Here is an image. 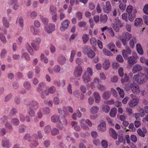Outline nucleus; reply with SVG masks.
I'll return each mask as SVG.
<instances>
[{"label":"nucleus","mask_w":148,"mask_h":148,"mask_svg":"<svg viewBox=\"0 0 148 148\" xmlns=\"http://www.w3.org/2000/svg\"><path fill=\"white\" fill-rule=\"evenodd\" d=\"M37 90L38 92L42 90L40 96L42 98L45 99L46 96L48 95L49 94L54 93L56 91V88L53 86L48 87L46 86L43 83H41L38 84Z\"/></svg>","instance_id":"obj_1"},{"label":"nucleus","mask_w":148,"mask_h":148,"mask_svg":"<svg viewBox=\"0 0 148 148\" xmlns=\"http://www.w3.org/2000/svg\"><path fill=\"white\" fill-rule=\"evenodd\" d=\"M147 74L140 73L134 75L133 77L132 81L134 82L142 84L148 79V69L146 71Z\"/></svg>","instance_id":"obj_2"},{"label":"nucleus","mask_w":148,"mask_h":148,"mask_svg":"<svg viewBox=\"0 0 148 148\" xmlns=\"http://www.w3.org/2000/svg\"><path fill=\"white\" fill-rule=\"evenodd\" d=\"M132 35L130 34L127 32H125L123 33L120 37V39L123 45L127 46L128 41L132 38Z\"/></svg>","instance_id":"obj_3"},{"label":"nucleus","mask_w":148,"mask_h":148,"mask_svg":"<svg viewBox=\"0 0 148 148\" xmlns=\"http://www.w3.org/2000/svg\"><path fill=\"white\" fill-rule=\"evenodd\" d=\"M67 123L68 122L66 119L61 116L57 124V127L60 130L65 131V127L67 125Z\"/></svg>","instance_id":"obj_4"},{"label":"nucleus","mask_w":148,"mask_h":148,"mask_svg":"<svg viewBox=\"0 0 148 148\" xmlns=\"http://www.w3.org/2000/svg\"><path fill=\"white\" fill-rule=\"evenodd\" d=\"M80 126L82 129L84 130H88L89 128L88 126L86 125L85 124L88 125L89 126H91L92 125V123L89 119L85 120L82 119L80 121Z\"/></svg>","instance_id":"obj_5"},{"label":"nucleus","mask_w":148,"mask_h":148,"mask_svg":"<svg viewBox=\"0 0 148 148\" xmlns=\"http://www.w3.org/2000/svg\"><path fill=\"white\" fill-rule=\"evenodd\" d=\"M82 51L84 53H86L88 57L90 58H93L95 56V53L89 46H85Z\"/></svg>","instance_id":"obj_6"},{"label":"nucleus","mask_w":148,"mask_h":148,"mask_svg":"<svg viewBox=\"0 0 148 148\" xmlns=\"http://www.w3.org/2000/svg\"><path fill=\"white\" fill-rule=\"evenodd\" d=\"M70 23V21L68 19L64 20L61 23V26L60 27V30L64 31L66 29L69 27Z\"/></svg>","instance_id":"obj_7"},{"label":"nucleus","mask_w":148,"mask_h":148,"mask_svg":"<svg viewBox=\"0 0 148 148\" xmlns=\"http://www.w3.org/2000/svg\"><path fill=\"white\" fill-rule=\"evenodd\" d=\"M121 27V24L120 21L118 18H116L113 24V28L116 32H118L119 28Z\"/></svg>","instance_id":"obj_8"},{"label":"nucleus","mask_w":148,"mask_h":148,"mask_svg":"<svg viewBox=\"0 0 148 148\" xmlns=\"http://www.w3.org/2000/svg\"><path fill=\"white\" fill-rule=\"evenodd\" d=\"M45 30L48 33H51L54 31L55 29V26L53 24H49V25L45 26Z\"/></svg>","instance_id":"obj_9"},{"label":"nucleus","mask_w":148,"mask_h":148,"mask_svg":"<svg viewBox=\"0 0 148 148\" xmlns=\"http://www.w3.org/2000/svg\"><path fill=\"white\" fill-rule=\"evenodd\" d=\"M83 71V69L82 67L79 66H78L75 68L74 75L77 77H80Z\"/></svg>","instance_id":"obj_10"},{"label":"nucleus","mask_w":148,"mask_h":148,"mask_svg":"<svg viewBox=\"0 0 148 148\" xmlns=\"http://www.w3.org/2000/svg\"><path fill=\"white\" fill-rule=\"evenodd\" d=\"M111 6L110 2L107 1L106 2V5L103 7V10L106 13H109L111 10Z\"/></svg>","instance_id":"obj_11"},{"label":"nucleus","mask_w":148,"mask_h":148,"mask_svg":"<svg viewBox=\"0 0 148 148\" xmlns=\"http://www.w3.org/2000/svg\"><path fill=\"white\" fill-rule=\"evenodd\" d=\"M143 70L142 67L139 64H136L134 65L132 69V71L133 73H136L141 71Z\"/></svg>","instance_id":"obj_12"},{"label":"nucleus","mask_w":148,"mask_h":148,"mask_svg":"<svg viewBox=\"0 0 148 148\" xmlns=\"http://www.w3.org/2000/svg\"><path fill=\"white\" fill-rule=\"evenodd\" d=\"M133 56H130L128 57L127 63L129 64L133 65L136 63V60L133 58L136 56L137 54L135 53H133Z\"/></svg>","instance_id":"obj_13"},{"label":"nucleus","mask_w":148,"mask_h":148,"mask_svg":"<svg viewBox=\"0 0 148 148\" xmlns=\"http://www.w3.org/2000/svg\"><path fill=\"white\" fill-rule=\"evenodd\" d=\"M3 147L9 148L11 146V144L9 140L5 137L3 138L1 143Z\"/></svg>","instance_id":"obj_14"},{"label":"nucleus","mask_w":148,"mask_h":148,"mask_svg":"<svg viewBox=\"0 0 148 148\" xmlns=\"http://www.w3.org/2000/svg\"><path fill=\"white\" fill-rule=\"evenodd\" d=\"M130 87L133 92L138 94L140 92V90L139 86L137 85H133L132 84L130 85Z\"/></svg>","instance_id":"obj_15"},{"label":"nucleus","mask_w":148,"mask_h":148,"mask_svg":"<svg viewBox=\"0 0 148 148\" xmlns=\"http://www.w3.org/2000/svg\"><path fill=\"white\" fill-rule=\"evenodd\" d=\"M22 58H25V60L27 61H29L30 60V58L29 55L26 52L24 49H23L21 51Z\"/></svg>","instance_id":"obj_16"},{"label":"nucleus","mask_w":148,"mask_h":148,"mask_svg":"<svg viewBox=\"0 0 148 148\" xmlns=\"http://www.w3.org/2000/svg\"><path fill=\"white\" fill-rule=\"evenodd\" d=\"M138 99L135 98L130 100L128 104L130 107L133 108L138 104Z\"/></svg>","instance_id":"obj_17"},{"label":"nucleus","mask_w":148,"mask_h":148,"mask_svg":"<svg viewBox=\"0 0 148 148\" xmlns=\"http://www.w3.org/2000/svg\"><path fill=\"white\" fill-rule=\"evenodd\" d=\"M137 11L136 9H134L132 13L128 14V20L131 22H133L136 17V14Z\"/></svg>","instance_id":"obj_18"},{"label":"nucleus","mask_w":148,"mask_h":148,"mask_svg":"<svg viewBox=\"0 0 148 148\" xmlns=\"http://www.w3.org/2000/svg\"><path fill=\"white\" fill-rule=\"evenodd\" d=\"M123 56L125 59H126L128 57V55H130L131 51L129 47H127V50H123L122 51Z\"/></svg>","instance_id":"obj_19"},{"label":"nucleus","mask_w":148,"mask_h":148,"mask_svg":"<svg viewBox=\"0 0 148 148\" xmlns=\"http://www.w3.org/2000/svg\"><path fill=\"white\" fill-rule=\"evenodd\" d=\"M98 130L101 132H104L106 129V125L105 123L103 122L101 123L98 126Z\"/></svg>","instance_id":"obj_20"},{"label":"nucleus","mask_w":148,"mask_h":148,"mask_svg":"<svg viewBox=\"0 0 148 148\" xmlns=\"http://www.w3.org/2000/svg\"><path fill=\"white\" fill-rule=\"evenodd\" d=\"M110 62L108 60H105L102 64L103 68L105 70H108L110 66Z\"/></svg>","instance_id":"obj_21"},{"label":"nucleus","mask_w":148,"mask_h":148,"mask_svg":"<svg viewBox=\"0 0 148 148\" xmlns=\"http://www.w3.org/2000/svg\"><path fill=\"white\" fill-rule=\"evenodd\" d=\"M99 108L98 107L95 106H92L90 109V112L92 114H95L99 111Z\"/></svg>","instance_id":"obj_22"},{"label":"nucleus","mask_w":148,"mask_h":148,"mask_svg":"<svg viewBox=\"0 0 148 148\" xmlns=\"http://www.w3.org/2000/svg\"><path fill=\"white\" fill-rule=\"evenodd\" d=\"M71 125L76 131H79L80 130V127L77 122L74 121H72L71 123Z\"/></svg>","instance_id":"obj_23"},{"label":"nucleus","mask_w":148,"mask_h":148,"mask_svg":"<svg viewBox=\"0 0 148 148\" xmlns=\"http://www.w3.org/2000/svg\"><path fill=\"white\" fill-rule=\"evenodd\" d=\"M82 79L85 83H88L91 80V78L89 75L84 73L82 76Z\"/></svg>","instance_id":"obj_24"},{"label":"nucleus","mask_w":148,"mask_h":148,"mask_svg":"<svg viewBox=\"0 0 148 148\" xmlns=\"http://www.w3.org/2000/svg\"><path fill=\"white\" fill-rule=\"evenodd\" d=\"M143 23V20L140 18H137L134 21V25L136 27H138L141 25Z\"/></svg>","instance_id":"obj_25"},{"label":"nucleus","mask_w":148,"mask_h":148,"mask_svg":"<svg viewBox=\"0 0 148 148\" xmlns=\"http://www.w3.org/2000/svg\"><path fill=\"white\" fill-rule=\"evenodd\" d=\"M109 132L110 136L114 139H116L117 138V135L116 132L112 128L109 129Z\"/></svg>","instance_id":"obj_26"},{"label":"nucleus","mask_w":148,"mask_h":148,"mask_svg":"<svg viewBox=\"0 0 148 148\" xmlns=\"http://www.w3.org/2000/svg\"><path fill=\"white\" fill-rule=\"evenodd\" d=\"M61 116L58 115H54L52 116L51 121L52 122L58 123Z\"/></svg>","instance_id":"obj_27"},{"label":"nucleus","mask_w":148,"mask_h":148,"mask_svg":"<svg viewBox=\"0 0 148 148\" xmlns=\"http://www.w3.org/2000/svg\"><path fill=\"white\" fill-rule=\"evenodd\" d=\"M2 22L3 26L6 28H8L10 26V23L6 18L3 17L2 19Z\"/></svg>","instance_id":"obj_28"},{"label":"nucleus","mask_w":148,"mask_h":148,"mask_svg":"<svg viewBox=\"0 0 148 148\" xmlns=\"http://www.w3.org/2000/svg\"><path fill=\"white\" fill-rule=\"evenodd\" d=\"M58 61L60 64H63L65 63L66 59L64 56L61 55L58 57Z\"/></svg>","instance_id":"obj_29"},{"label":"nucleus","mask_w":148,"mask_h":148,"mask_svg":"<svg viewBox=\"0 0 148 148\" xmlns=\"http://www.w3.org/2000/svg\"><path fill=\"white\" fill-rule=\"evenodd\" d=\"M30 30L31 32L34 35H39L40 34L39 30L38 29H36L34 26H31Z\"/></svg>","instance_id":"obj_30"},{"label":"nucleus","mask_w":148,"mask_h":148,"mask_svg":"<svg viewBox=\"0 0 148 148\" xmlns=\"http://www.w3.org/2000/svg\"><path fill=\"white\" fill-rule=\"evenodd\" d=\"M94 96L96 103H99L101 99L99 94L97 92H95L93 94Z\"/></svg>","instance_id":"obj_31"},{"label":"nucleus","mask_w":148,"mask_h":148,"mask_svg":"<svg viewBox=\"0 0 148 148\" xmlns=\"http://www.w3.org/2000/svg\"><path fill=\"white\" fill-rule=\"evenodd\" d=\"M55 84L58 86L63 87L65 85V82L64 80H56L55 82Z\"/></svg>","instance_id":"obj_32"},{"label":"nucleus","mask_w":148,"mask_h":148,"mask_svg":"<svg viewBox=\"0 0 148 148\" xmlns=\"http://www.w3.org/2000/svg\"><path fill=\"white\" fill-rule=\"evenodd\" d=\"M136 49L137 52L141 55L143 54V52L140 45L139 43H137L136 45Z\"/></svg>","instance_id":"obj_33"},{"label":"nucleus","mask_w":148,"mask_h":148,"mask_svg":"<svg viewBox=\"0 0 148 148\" xmlns=\"http://www.w3.org/2000/svg\"><path fill=\"white\" fill-rule=\"evenodd\" d=\"M25 47L29 53L32 55H34V51L30 45L28 43H27Z\"/></svg>","instance_id":"obj_34"},{"label":"nucleus","mask_w":148,"mask_h":148,"mask_svg":"<svg viewBox=\"0 0 148 148\" xmlns=\"http://www.w3.org/2000/svg\"><path fill=\"white\" fill-rule=\"evenodd\" d=\"M136 42V38L135 37H133L129 41V44L131 48H133L135 46V44Z\"/></svg>","instance_id":"obj_35"},{"label":"nucleus","mask_w":148,"mask_h":148,"mask_svg":"<svg viewBox=\"0 0 148 148\" xmlns=\"http://www.w3.org/2000/svg\"><path fill=\"white\" fill-rule=\"evenodd\" d=\"M116 112L117 110L115 108H112L110 112V116L111 117H114L116 115Z\"/></svg>","instance_id":"obj_36"},{"label":"nucleus","mask_w":148,"mask_h":148,"mask_svg":"<svg viewBox=\"0 0 148 148\" xmlns=\"http://www.w3.org/2000/svg\"><path fill=\"white\" fill-rule=\"evenodd\" d=\"M101 108L102 111L106 113L108 112L110 109L109 106L105 105H102Z\"/></svg>","instance_id":"obj_37"},{"label":"nucleus","mask_w":148,"mask_h":148,"mask_svg":"<svg viewBox=\"0 0 148 148\" xmlns=\"http://www.w3.org/2000/svg\"><path fill=\"white\" fill-rule=\"evenodd\" d=\"M82 38L84 43H86L89 39V35L86 34H83L82 37Z\"/></svg>","instance_id":"obj_38"},{"label":"nucleus","mask_w":148,"mask_h":148,"mask_svg":"<svg viewBox=\"0 0 148 148\" xmlns=\"http://www.w3.org/2000/svg\"><path fill=\"white\" fill-rule=\"evenodd\" d=\"M108 20V17L106 15H101L100 16V21L102 23H105Z\"/></svg>","instance_id":"obj_39"},{"label":"nucleus","mask_w":148,"mask_h":148,"mask_svg":"<svg viewBox=\"0 0 148 148\" xmlns=\"http://www.w3.org/2000/svg\"><path fill=\"white\" fill-rule=\"evenodd\" d=\"M16 23H18L19 25L21 27L23 26V19L22 17H20L17 18Z\"/></svg>","instance_id":"obj_40"},{"label":"nucleus","mask_w":148,"mask_h":148,"mask_svg":"<svg viewBox=\"0 0 148 148\" xmlns=\"http://www.w3.org/2000/svg\"><path fill=\"white\" fill-rule=\"evenodd\" d=\"M116 90L118 91L120 97L121 98H123L124 96L125 93L123 90L119 87L116 88Z\"/></svg>","instance_id":"obj_41"},{"label":"nucleus","mask_w":148,"mask_h":148,"mask_svg":"<svg viewBox=\"0 0 148 148\" xmlns=\"http://www.w3.org/2000/svg\"><path fill=\"white\" fill-rule=\"evenodd\" d=\"M84 74L89 75L90 76H92L93 74V71L92 69L90 67H88L84 73Z\"/></svg>","instance_id":"obj_42"},{"label":"nucleus","mask_w":148,"mask_h":148,"mask_svg":"<svg viewBox=\"0 0 148 148\" xmlns=\"http://www.w3.org/2000/svg\"><path fill=\"white\" fill-rule=\"evenodd\" d=\"M129 79V77L127 74H125L124 75V78H122L121 79V82L122 84H124L125 82L128 81Z\"/></svg>","instance_id":"obj_43"},{"label":"nucleus","mask_w":148,"mask_h":148,"mask_svg":"<svg viewBox=\"0 0 148 148\" xmlns=\"http://www.w3.org/2000/svg\"><path fill=\"white\" fill-rule=\"evenodd\" d=\"M110 96V94L109 92L106 91L104 92L103 95V99H108Z\"/></svg>","instance_id":"obj_44"},{"label":"nucleus","mask_w":148,"mask_h":148,"mask_svg":"<svg viewBox=\"0 0 148 148\" xmlns=\"http://www.w3.org/2000/svg\"><path fill=\"white\" fill-rule=\"evenodd\" d=\"M32 108L34 109H36L38 107V103L35 101H33L31 103Z\"/></svg>","instance_id":"obj_45"},{"label":"nucleus","mask_w":148,"mask_h":148,"mask_svg":"<svg viewBox=\"0 0 148 148\" xmlns=\"http://www.w3.org/2000/svg\"><path fill=\"white\" fill-rule=\"evenodd\" d=\"M0 40L4 44L6 43L7 42L5 36L2 33H0Z\"/></svg>","instance_id":"obj_46"},{"label":"nucleus","mask_w":148,"mask_h":148,"mask_svg":"<svg viewBox=\"0 0 148 148\" xmlns=\"http://www.w3.org/2000/svg\"><path fill=\"white\" fill-rule=\"evenodd\" d=\"M51 133L53 135H56L59 133V130L56 128H54L51 130Z\"/></svg>","instance_id":"obj_47"},{"label":"nucleus","mask_w":148,"mask_h":148,"mask_svg":"<svg viewBox=\"0 0 148 148\" xmlns=\"http://www.w3.org/2000/svg\"><path fill=\"white\" fill-rule=\"evenodd\" d=\"M40 18L42 22L44 24H47L48 22V19L47 18L43 17L41 15H40Z\"/></svg>","instance_id":"obj_48"},{"label":"nucleus","mask_w":148,"mask_h":148,"mask_svg":"<svg viewBox=\"0 0 148 148\" xmlns=\"http://www.w3.org/2000/svg\"><path fill=\"white\" fill-rule=\"evenodd\" d=\"M24 138L25 140H27L29 141H31L32 140V138L31 137L29 134H26L24 137Z\"/></svg>","instance_id":"obj_49"},{"label":"nucleus","mask_w":148,"mask_h":148,"mask_svg":"<svg viewBox=\"0 0 148 148\" xmlns=\"http://www.w3.org/2000/svg\"><path fill=\"white\" fill-rule=\"evenodd\" d=\"M103 51L104 54L108 56H112L113 55L111 53L106 49H103Z\"/></svg>","instance_id":"obj_50"},{"label":"nucleus","mask_w":148,"mask_h":148,"mask_svg":"<svg viewBox=\"0 0 148 148\" xmlns=\"http://www.w3.org/2000/svg\"><path fill=\"white\" fill-rule=\"evenodd\" d=\"M41 42V39L40 38L38 37L36 38L33 40V42L32 43H34L35 44L37 45H39Z\"/></svg>","instance_id":"obj_51"},{"label":"nucleus","mask_w":148,"mask_h":148,"mask_svg":"<svg viewBox=\"0 0 148 148\" xmlns=\"http://www.w3.org/2000/svg\"><path fill=\"white\" fill-rule=\"evenodd\" d=\"M75 53L76 51L74 50H73L71 51L70 59V61L71 62L73 61Z\"/></svg>","instance_id":"obj_52"},{"label":"nucleus","mask_w":148,"mask_h":148,"mask_svg":"<svg viewBox=\"0 0 148 148\" xmlns=\"http://www.w3.org/2000/svg\"><path fill=\"white\" fill-rule=\"evenodd\" d=\"M133 7L131 5L128 6L126 9V12L128 14L131 13L132 11H133Z\"/></svg>","instance_id":"obj_53"},{"label":"nucleus","mask_w":148,"mask_h":148,"mask_svg":"<svg viewBox=\"0 0 148 148\" xmlns=\"http://www.w3.org/2000/svg\"><path fill=\"white\" fill-rule=\"evenodd\" d=\"M76 17L79 20H80L82 18V13L80 12H78L76 13Z\"/></svg>","instance_id":"obj_54"},{"label":"nucleus","mask_w":148,"mask_h":148,"mask_svg":"<svg viewBox=\"0 0 148 148\" xmlns=\"http://www.w3.org/2000/svg\"><path fill=\"white\" fill-rule=\"evenodd\" d=\"M24 86L27 89L29 90L31 87V84L29 82H26L24 84Z\"/></svg>","instance_id":"obj_55"},{"label":"nucleus","mask_w":148,"mask_h":148,"mask_svg":"<svg viewBox=\"0 0 148 148\" xmlns=\"http://www.w3.org/2000/svg\"><path fill=\"white\" fill-rule=\"evenodd\" d=\"M125 112L129 115H130L133 113L132 110L129 108H126Z\"/></svg>","instance_id":"obj_56"},{"label":"nucleus","mask_w":148,"mask_h":148,"mask_svg":"<svg viewBox=\"0 0 148 148\" xmlns=\"http://www.w3.org/2000/svg\"><path fill=\"white\" fill-rule=\"evenodd\" d=\"M6 127L9 131H12L13 130V127L8 122H6L5 124Z\"/></svg>","instance_id":"obj_57"},{"label":"nucleus","mask_w":148,"mask_h":148,"mask_svg":"<svg viewBox=\"0 0 148 148\" xmlns=\"http://www.w3.org/2000/svg\"><path fill=\"white\" fill-rule=\"evenodd\" d=\"M50 12L51 14L55 13L56 11V9L55 7L51 6L50 8Z\"/></svg>","instance_id":"obj_58"},{"label":"nucleus","mask_w":148,"mask_h":148,"mask_svg":"<svg viewBox=\"0 0 148 148\" xmlns=\"http://www.w3.org/2000/svg\"><path fill=\"white\" fill-rule=\"evenodd\" d=\"M115 47V45L112 42L111 43L108 45V48L112 51H114V48Z\"/></svg>","instance_id":"obj_59"},{"label":"nucleus","mask_w":148,"mask_h":148,"mask_svg":"<svg viewBox=\"0 0 148 148\" xmlns=\"http://www.w3.org/2000/svg\"><path fill=\"white\" fill-rule=\"evenodd\" d=\"M37 16V13L35 11L32 12L30 14V16L32 19H34Z\"/></svg>","instance_id":"obj_60"},{"label":"nucleus","mask_w":148,"mask_h":148,"mask_svg":"<svg viewBox=\"0 0 148 148\" xmlns=\"http://www.w3.org/2000/svg\"><path fill=\"white\" fill-rule=\"evenodd\" d=\"M44 103L46 105L48 106L51 107H52L53 106V102L51 100H49L48 101L45 100L44 101Z\"/></svg>","instance_id":"obj_61"},{"label":"nucleus","mask_w":148,"mask_h":148,"mask_svg":"<svg viewBox=\"0 0 148 148\" xmlns=\"http://www.w3.org/2000/svg\"><path fill=\"white\" fill-rule=\"evenodd\" d=\"M118 73L120 77H122L123 76V69L122 67H121L119 68Z\"/></svg>","instance_id":"obj_62"},{"label":"nucleus","mask_w":148,"mask_h":148,"mask_svg":"<svg viewBox=\"0 0 148 148\" xmlns=\"http://www.w3.org/2000/svg\"><path fill=\"white\" fill-rule=\"evenodd\" d=\"M51 129V126L50 125H47L44 128V131L46 134H48L49 132Z\"/></svg>","instance_id":"obj_63"},{"label":"nucleus","mask_w":148,"mask_h":148,"mask_svg":"<svg viewBox=\"0 0 148 148\" xmlns=\"http://www.w3.org/2000/svg\"><path fill=\"white\" fill-rule=\"evenodd\" d=\"M143 12L145 14L148 15V4H146L143 8Z\"/></svg>","instance_id":"obj_64"}]
</instances>
